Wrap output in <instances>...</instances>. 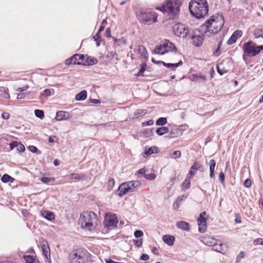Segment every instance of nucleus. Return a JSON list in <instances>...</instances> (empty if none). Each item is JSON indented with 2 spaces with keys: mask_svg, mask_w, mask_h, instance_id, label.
<instances>
[{
  "mask_svg": "<svg viewBox=\"0 0 263 263\" xmlns=\"http://www.w3.org/2000/svg\"><path fill=\"white\" fill-rule=\"evenodd\" d=\"M164 46L165 47V52H176V48L175 45L171 42L168 40H166L163 43Z\"/></svg>",
  "mask_w": 263,
  "mask_h": 263,
  "instance_id": "2eb2a0df",
  "label": "nucleus"
},
{
  "mask_svg": "<svg viewBox=\"0 0 263 263\" xmlns=\"http://www.w3.org/2000/svg\"><path fill=\"white\" fill-rule=\"evenodd\" d=\"M35 115L36 117L42 119L44 117V112L43 110L36 109L34 111Z\"/></svg>",
  "mask_w": 263,
  "mask_h": 263,
  "instance_id": "a19ab883",
  "label": "nucleus"
},
{
  "mask_svg": "<svg viewBox=\"0 0 263 263\" xmlns=\"http://www.w3.org/2000/svg\"><path fill=\"white\" fill-rule=\"evenodd\" d=\"M146 67V64L145 63H142L141 65V68L139 70V72L138 73L137 75L138 76H143V72L145 71Z\"/></svg>",
  "mask_w": 263,
  "mask_h": 263,
  "instance_id": "a18cd8bd",
  "label": "nucleus"
},
{
  "mask_svg": "<svg viewBox=\"0 0 263 263\" xmlns=\"http://www.w3.org/2000/svg\"><path fill=\"white\" fill-rule=\"evenodd\" d=\"M251 185H252V181L249 179H246L244 185L246 187L249 188V187H251Z\"/></svg>",
  "mask_w": 263,
  "mask_h": 263,
  "instance_id": "680f3d73",
  "label": "nucleus"
},
{
  "mask_svg": "<svg viewBox=\"0 0 263 263\" xmlns=\"http://www.w3.org/2000/svg\"><path fill=\"white\" fill-rule=\"evenodd\" d=\"M191 178L190 177H186L185 179L184 180L182 184V190H185L190 188L191 184Z\"/></svg>",
  "mask_w": 263,
  "mask_h": 263,
  "instance_id": "7c9ffc66",
  "label": "nucleus"
},
{
  "mask_svg": "<svg viewBox=\"0 0 263 263\" xmlns=\"http://www.w3.org/2000/svg\"><path fill=\"white\" fill-rule=\"evenodd\" d=\"M189 8L191 14L197 18L204 17L209 11L206 0H191Z\"/></svg>",
  "mask_w": 263,
  "mask_h": 263,
  "instance_id": "7ed1b4c3",
  "label": "nucleus"
},
{
  "mask_svg": "<svg viewBox=\"0 0 263 263\" xmlns=\"http://www.w3.org/2000/svg\"><path fill=\"white\" fill-rule=\"evenodd\" d=\"M28 149L30 152L33 153H36V154L38 153L39 150H38L37 148L35 146H33V145L29 146Z\"/></svg>",
  "mask_w": 263,
  "mask_h": 263,
  "instance_id": "864d4df0",
  "label": "nucleus"
},
{
  "mask_svg": "<svg viewBox=\"0 0 263 263\" xmlns=\"http://www.w3.org/2000/svg\"><path fill=\"white\" fill-rule=\"evenodd\" d=\"M115 181L114 179L110 178L108 181V188L109 190H111L114 187Z\"/></svg>",
  "mask_w": 263,
  "mask_h": 263,
  "instance_id": "c03bdc74",
  "label": "nucleus"
},
{
  "mask_svg": "<svg viewBox=\"0 0 263 263\" xmlns=\"http://www.w3.org/2000/svg\"><path fill=\"white\" fill-rule=\"evenodd\" d=\"M129 188L131 189L130 192H133L135 190L138 189L141 185V182L138 180H133L126 182Z\"/></svg>",
  "mask_w": 263,
  "mask_h": 263,
  "instance_id": "a211bd4d",
  "label": "nucleus"
},
{
  "mask_svg": "<svg viewBox=\"0 0 263 263\" xmlns=\"http://www.w3.org/2000/svg\"><path fill=\"white\" fill-rule=\"evenodd\" d=\"M224 23V20L222 14L211 16L202 26L205 28V35L210 36L212 34L217 33L222 29Z\"/></svg>",
  "mask_w": 263,
  "mask_h": 263,
  "instance_id": "f257e3e1",
  "label": "nucleus"
},
{
  "mask_svg": "<svg viewBox=\"0 0 263 263\" xmlns=\"http://www.w3.org/2000/svg\"><path fill=\"white\" fill-rule=\"evenodd\" d=\"M139 53L144 58H148V54L146 48L143 46H140L138 48Z\"/></svg>",
  "mask_w": 263,
  "mask_h": 263,
  "instance_id": "f704fd0d",
  "label": "nucleus"
},
{
  "mask_svg": "<svg viewBox=\"0 0 263 263\" xmlns=\"http://www.w3.org/2000/svg\"><path fill=\"white\" fill-rule=\"evenodd\" d=\"M85 59V55L83 54H75L71 58L65 61V64L69 65L70 64L81 65L82 61Z\"/></svg>",
  "mask_w": 263,
  "mask_h": 263,
  "instance_id": "9b49d317",
  "label": "nucleus"
},
{
  "mask_svg": "<svg viewBox=\"0 0 263 263\" xmlns=\"http://www.w3.org/2000/svg\"><path fill=\"white\" fill-rule=\"evenodd\" d=\"M0 96L6 99H9L10 98L9 94L6 91L4 87H0Z\"/></svg>",
  "mask_w": 263,
  "mask_h": 263,
  "instance_id": "ea45409f",
  "label": "nucleus"
},
{
  "mask_svg": "<svg viewBox=\"0 0 263 263\" xmlns=\"http://www.w3.org/2000/svg\"><path fill=\"white\" fill-rule=\"evenodd\" d=\"M90 257V254L86 250L80 248L69 254L68 260L70 263H87Z\"/></svg>",
  "mask_w": 263,
  "mask_h": 263,
  "instance_id": "39448f33",
  "label": "nucleus"
},
{
  "mask_svg": "<svg viewBox=\"0 0 263 263\" xmlns=\"http://www.w3.org/2000/svg\"><path fill=\"white\" fill-rule=\"evenodd\" d=\"M189 37L192 39V43L194 46L197 47H200L202 45L203 41L204 40V37L202 34H190V36Z\"/></svg>",
  "mask_w": 263,
  "mask_h": 263,
  "instance_id": "ddd939ff",
  "label": "nucleus"
},
{
  "mask_svg": "<svg viewBox=\"0 0 263 263\" xmlns=\"http://www.w3.org/2000/svg\"><path fill=\"white\" fill-rule=\"evenodd\" d=\"M177 227L181 230L189 231L190 230V224L189 223L183 221H178L176 223Z\"/></svg>",
  "mask_w": 263,
  "mask_h": 263,
  "instance_id": "412c9836",
  "label": "nucleus"
},
{
  "mask_svg": "<svg viewBox=\"0 0 263 263\" xmlns=\"http://www.w3.org/2000/svg\"><path fill=\"white\" fill-rule=\"evenodd\" d=\"M147 111L146 109H137V110H136L135 111L134 115L135 116L138 117L144 116V115H146L147 114Z\"/></svg>",
  "mask_w": 263,
  "mask_h": 263,
  "instance_id": "58836bf2",
  "label": "nucleus"
},
{
  "mask_svg": "<svg viewBox=\"0 0 263 263\" xmlns=\"http://www.w3.org/2000/svg\"><path fill=\"white\" fill-rule=\"evenodd\" d=\"M16 147L17 151L20 152H23L25 149L24 145L21 142H18Z\"/></svg>",
  "mask_w": 263,
  "mask_h": 263,
  "instance_id": "603ef678",
  "label": "nucleus"
},
{
  "mask_svg": "<svg viewBox=\"0 0 263 263\" xmlns=\"http://www.w3.org/2000/svg\"><path fill=\"white\" fill-rule=\"evenodd\" d=\"M181 135H182L181 129H178V128H174L170 131L168 137L170 139H172L176 138Z\"/></svg>",
  "mask_w": 263,
  "mask_h": 263,
  "instance_id": "aec40b11",
  "label": "nucleus"
},
{
  "mask_svg": "<svg viewBox=\"0 0 263 263\" xmlns=\"http://www.w3.org/2000/svg\"><path fill=\"white\" fill-rule=\"evenodd\" d=\"M42 95L45 97L49 96L51 95L50 90L49 89H46L43 91Z\"/></svg>",
  "mask_w": 263,
  "mask_h": 263,
  "instance_id": "69168bd1",
  "label": "nucleus"
},
{
  "mask_svg": "<svg viewBox=\"0 0 263 263\" xmlns=\"http://www.w3.org/2000/svg\"><path fill=\"white\" fill-rule=\"evenodd\" d=\"M143 235V233L142 231L136 230L134 233V236L136 238H139Z\"/></svg>",
  "mask_w": 263,
  "mask_h": 263,
  "instance_id": "5fc2aeb1",
  "label": "nucleus"
},
{
  "mask_svg": "<svg viewBox=\"0 0 263 263\" xmlns=\"http://www.w3.org/2000/svg\"><path fill=\"white\" fill-rule=\"evenodd\" d=\"M87 97V92L86 90H82L79 93L77 94L75 99L77 101H83Z\"/></svg>",
  "mask_w": 263,
  "mask_h": 263,
  "instance_id": "cd10ccee",
  "label": "nucleus"
},
{
  "mask_svg": "<svg viewBox=\"0 0 263 263\" xmlns=\"http://www.w3.org/2000/svg\"><path fill=\"white\" fill-rule=\"evenodd\" d=\"M208 246H212L214 247V250L218 252H221L223 250V244L219 241H217L214 243H208Z\"/></svg>",
  "mask_w": 263,
  "mask_h": 263,
  "instance_id": "5701e85b",
  "label": "nucleus"
},
{
  "mask_svg": "<svg viewBox=\"0 0 263 263\" xmlns=\"http://www.w3.org/2000/svg\"><path fill=\"white\" fill-rule=\"evenodd\" d=\"M159 149L156 146H152L149 147L147 150H145L143 153V157L144 158L147 157L148 156L158 153Z\"/></svg>",
  "mask_w": 263,
  "mask_h": 263,
  "instance_id": "4be33fe9",
  "label": "nucleus"
},
{
  "mask_svg": "<svg viewBox=\"0 0 263 263\" xmlns=\"http://www.w3.org/2000/svg\"><path fill=\"white\" fill-rule=\"evenodd\" d=\"M173 30L176 35L182 38L187 37L190 36V29L187 26L181 23H177L174 25Z\"/></svg>",
  "mask_w": 263,
  "mask_h": 263,
  "instance_id": "6e6552de",
  "label": "nucleus"
},
{
  "mask_svg": "<svg viewBox=\"0 0 263 263\" xmlns=\"http://www.w3.org/2000/svg\"><path fill=\"white\" fill-rule=\"evenodd\" d=\"M242 48L244 52L243 56L252 57L256 55L263 50V45L257 46L254 42L250 41L243 44Z\"/></svg>",
  "mask_w": 263,
  "mask_h": 263,
  "instance_id": "423d86ee",
  "label": "nucleus"
},
{
  "mask_svg": "<svg viewBox=\"0 0 263 263\" xmlns=\"http://www.w3.org/2000/svg\"><path fill=\"white\" fill-rule=\"evenodd\" d=\"M18 142L13 141L9 144L10 149L12 150L14 148L16 147Z\"/></svg>",
  "mask_w": 263,
  "mask_h": 263,
  "instance_id": "0e129e2a",
  "label": "nucleus"
},
{
  "mask_svg": "<svg viewBox=\"0 0 263 263\" xmlns=\"http://www.w3.org/2000/svg\"><path fill=\"white\" fill-rule=\"evenodd\" d=\"M24 259L26 263H39V260L35 259L31 255H24Z\"/></svg>",
  "mask_w": 263,
  "mask_h": 263,
  "instance_id": "2f4dec72",
  "label": "nucleus"
},
{
  "mask_svg": "<svg viewBox=\"0 0 263 263\" xmlns=\"http://www.w3.org/2000/svg\"><path fill=\"white\" fill-rule=\"evenodd\" d=\"M245 257V252L241 251L237 256L236 262L238 263L240 261L241 258Z\"/></svg>",
  "mask_w": 263,
  "mask_h": 263,
  "instance_id": "3c124183",
  "label": "nucleus"
},
{
  "mask_svg": "<svg viewBox=\"0 0 263 263\" xmlns=\"http://www.w3.org/2000/svg\"><path fill=\"white\" fill-rule=\"evenodd\" d=\"M43 253L46 258L50 257V249L49 247L46 248L42 250Z\"/></svg>",
  "mask_w": 263,
  "mask_h": 263,
  "instance_id": "09e8293b",
  "label": "nucleus"
},
{
  "mask_svg": "<svg viewBox=\"0 0 263 263\" xmlns=\"http://www.w3.org/2000/svg\"><path fill=\"white\" fill-rule=\"evenodd\" d=\"M86 178V175L83 174L72 173L70 175V179L80 180Z\"/></svg>",
  "mask_w": 263,
  "mask_h": 263,
  "instance_id": "c85d7f7f",
  "label": "nucleus"
},
{
  "mask_svg": "<svg viewBox=\"0 0 263 263\" xmlns=\"http://www.w3.org/2000/svg\"><path fill=\"white\" fill-rule=\"evenodd\" d=\"M254 37L256 39L261 37L263 39V30L259 28L256 29L254 31Z\"/></svg>",
  "mask_w": 263,
  "mask_h": 263,
  "instance_id": "e433bc0d",
  "label": "nucleus"
},
{
  "mask_svg": "<svg viewBox=\"0 0 263 263\" xmlns=\"http://www.w3.org/2000/svg\"><path fill=\"white\" fill-rule=\"evenodd\" d=\"M206 216V212L203 211L199 215V217L197 219L199 231L203 233L206 232L207 229V218L205 217Z\"/></svg>",
  "mask_w": 263,
  "mask_h": 263,
  "instance_id": "9d476101",
  "label": "nucleus"
},
{
  "mask_svg": "<svg viewBox=\"0 0 263 263\" xmlns=\"http://www.w3.org/2000/svg\"><path fill=\"white\" fill-rule=\"evenodd\" d=\"M98 60L97 59L88 57L87 55L85 56V59L82 61V64L84 65H93L97 64Z\"/></svg>",
  "mask_w": 263,
  "mask_h": 263,
  "instance_id": "f3484780",
  "label": "nucleus"
},
{
  "mask_svg": "<svg viewBox=\"0 0 263 263\" xmlns=\"http://www.w3.org/2000/svg\"><path fill=\"white\" fill-rule=\"evenodd\" d=\"M163 241L169 246L174 245L175 238L174 236L170 235H165L163 236Z\"/></svg>",
  "mask_w": 263,
  "mask_h": 263,
  "instance_id": "6ab92c4d",
  "label": "nucleus"
},
{
  "mask_svg": "<svg viewBox=\"0 0 263 263\" xmlns=\"http://www.w3.org/2000/svg\"><path fill=\"white\" fill-rule=\"evenodd\" d=\"M154 121L153 120H150L147 121H145L142 123V126H150L154 124Z\"/></svg>",
  "mask_w": 263,
  "mask_h": 263,
  "instance_id": "bf43d9fd",
  "label": "nucleus"
},
{
  "mask_svg": "<svg viewBox=\"0 0 263 263\" xmlns=\"http://www.w3.org/2000/svg\"><path fill=\"white\" fill-rule=\"evenodd\" d=\"M149 259V256L146 254H142L140 257V259L142 260H147Z\"/></svg>",
  "mask_w": 263,
  "mask_h": 263,
  "instance_id": "338daca9",
  "label": "nucleus"
},
{
  "mask_svg": "<svg viewBox=\"0 0 263 263\" xmlns=\"http://www.w3.org/2000/svg\"><path fill=\"white\" fill-rule=\"evenodd\" d=\"M118 223V219L116 214L112 212H108L105 214L104 220V224L105 227L112 229L117 227Z\"/></svg>",
  "mask_w": 263,
  "mask_h": 263,
  "instance_id": "1a4fd4ad",
  "label": "nucleus"
},
{
  "mask_svg": "<svg viewBox=\"0 0 263 263\" xmlns=\"http://www.w3.org/2000/svg\"><path fill=\"white\" fill-rule=\"evenodd\" d=\"M192 170L195 171L199 170L200 172H203L204 170V167L198 162H195L191 166Z\"/></svg>",
  "mask_w": 263,
  "mask_h": 263,
  "instance_id": "c756f323",
  "label": "nucleus"
},
{
  "mask_svg": "<svg viewBox=\"0 0 263 263\" xmlns=\"http://www.w3.org/2000/svg\"><path fill=\"white\" fill-rule=\"evenodd\" d=\"M1 180L4 183H7L8 182H13L14 180V179L8 174H5L2 176Z\"/></svg>",
  "mask_w": 263,
  "mask_h": 263,
  "instance_id": "c9c22d12",
  "label": "nucleus"
},
{
  "mask_svg": "<svg viewBox=\"0 0 263 263\" xmlns=\"http://www.w3.org/2000/svg\"><path fill=\"white\" fill-rule=\"evenodd\" d=\"M181 5L182 2L180 0H167L162 6L157 7V9L166 13L173 17L180 12Z\"/></svg>",
  "mask_w": 263,
  "mask_h": 263,
  "instance_id": "20e7f679",
  "label": "nucleus"
},
{
  "mask_svg": "<svg viewBox=\"0 0 263 263\" xmlns=\"http://www.w3.org/2000/svg\"><path fill=\"white\" fill-rule=\"evenodd\" d=\"M44 217L48 220L52 221L54 219V215L51 212L45 211L42 214Z\"/></svg>",
  "mask_w": 263,
  "mask_h": 263,
  "instance_id": "473e14b6",
  "label": "nucleus"
},
{
  "mask_svg": "<svg viewBox=\"0 0 263 263\" xmlns=\"http://www.w3.org/2000/svg\"><path fill=\"white\" fill-rule=\"evenodd\" d=\"M219 181L221 183H223L225 180V176L223 172H221L219 175Z\"/></svg>",
  "mask_w": 263,
  "mask_h": 263,
  "instance_id": "052dcab7",
  "label": "nucleus"
},
{
  "mask_svg": "<svg viewBox=\"0 0 263 263\" xmlns=\"http://www.w3.org/2000/svg\"><path fill=\"white\" fill-rule=\"evenodd\" d=\"M169 132V129L167 127L162 126L158 128L156 130V134L159 136H162Z\"/></svg>",
  "mask_w": 263,
  "mask_h": 263,
  "instance_id": "a878e982",
  "label": "nucleus"
},
{
  "mask_svg": "<svg viewBox=\"0 0 263 263\" xmlns=\"http://www.w3.org/2000/svg\"><path fill=\"white\" fill-rule=\"evenodd\" d=\"M181 152L179 151H175L174 153L171 154L170 157L172 159H176L180 157Z\"/></svg>",
  "mask_w": 263,
  "mask_h": 263,
  "instance_id": "49530a36",
  "label": "nucleus"
},
{
  "mask_svg": "<svg viewBox=\"0 0 263 263\" xmlns=\"http://www.w3.org/2000/svg\"><path fill=\"white\" fill-rule=\"evenodd\" d=\"M233 35H234L235 38L237 40L239 37H241L242 35V32L240 30H237L235 31L232 34Z\"/></svg>",
  "mask_w": 263,
  "mask_h": 263,
  "instance_id": "8fccbe9b",
  "label": "nucleus"
},
{
  "mask_svg": "<svg viewBox=\"0 0 263 263\" xmlns=\"http://www.w3.org/2000/svg\"><path fill=\"white\" fill-rule=\"evenodd\" d=\"M226 63H227V62L223 61L221 63H219L217 65V71L220 75H222L229 71V69L228 68L224 67V65Z\"/></svg>",
  "mask_w": 263,
  "mask_h": 263,
  "instance_id": "dca6fc26",
  "label": "nucleus"
},
{
  "mask_svg": "<svg viewBox=\"0 0 263 263\" xmlns=\"http://www.w3.org/2000/svg\"><path fill=\"white\" fill-rule=\"evenodd\" d=\"M160 62H161V61ZM161 63L163 64L164 66L168 68H171L172 69H175L177 67L182 64L181 60H180L178 63L174 64L166 63L164 62H161Z\"/></svg>",
  "mask_w": 263,
  "mask_h": 263,
  "instance_id": "b1692460",
  "label": "nucleus"
},
{
  "mask_svg": "<svg viewBox=\"0 0 263 263\" xmlns=\"http://www.w3.org/2000/svg\"><path fill=\"white\" fill-rule=\"evenodd\" d=\"M155 53L160 54H163L166 53L165 51V47L164 46L163 44L156 47L155 49Z\"/></svg>",
  "mask_w": 263,
  "mask_h": 263,
  "instance_id": "72a5a7b5",
  "label": "nucleus"
},
{
  "mask_svg": "<svg viewBox=\"0 0 263 263\" xmlns=\"http://www.w3.org/2000/svg\"><path fill=\"white\" fill-rule=\"evenodd\" d=\"M237 39L235 38L234 35H232L231 37L229 39V40L228 41V44L229 45L232 44L236 42Z\"/></svg>",
  "mask_w": 263,
  "mask_h": 263,
  "instance_id": "6e6d98bb",
  "label": "nucleus"
},
{
  "mask_svg": "<svg viewBox=\"0 0 263 263\" xmlns=\"http://www.w3.org/2000/svg\"><path fill=\"white\" fill-rule=\"evenodd\" d=\"M187 198V196L183 195L180 197H178L175 201L174 206H175V204H180L182 201L184 200Z\"/></svg>",
  "mask_w": 263,
  "mask_h": 263,
  "instance_id": "79ce46f5",
  "label": "nucleus"
},
{
  "mask_svg": "<svg viewBox=\"0 0 263 263\" xmlns=\"http://www.w3.org/2000/svg\"><path fill=\"white\" fill-rule=\"evenodd\" d=\"M210 165V176L211 178L215 177L214 169L216 166V161L214 159H212L209 162Z\"/></svg>",
  "mask_w": 263,
  "mask_h": 263,
  "instance_id": "393cba45",
  "label": "nucleus"
},
{
  "mask_svg": "<svg viewBox=\"0 0 263 263\" xmlns=\"http://www.w3.org/2000/svg\"><path fill=\"white\" fill-rule=\"evenodd\" d=\"M193 80L204 82L206 80L205 77L201 74L197 73L193 75Z\"/></svg>",
  "mask_w": 263,
  "mask_h": 263,
  "instance_id": "bb28decb",
  "label": "nucleus"
},
{
  "mask_svg": "<svg viewBox=\"0 0 263 263\" xmlns=\"http://www.w3.org/2000/svg\"><path fill=\"white\" fill-rule=\"evenodd\" d=\"M156 175L154 173L145 174L144 178L147 180H153L156 178Z\"/></svg>",
  "mask_w": 263,
  "mask_h": 263,
  "instance_id": "de8ad7c7",
  "label": "nucleus"
},
{
  "mask_svg": "<svg viewBox=\"0 0 263 263\" xmlns=\"http://www.w3.org/2000/svg\"><path fill=\"white\" fill-rule=\"evenodd\" d=\"M167 123V119L165 117L159 118L156 122V124L158 126H163Z\"/></svg>",
  "mask_w": 263,
  "mask_h": 263,
  "instance_id": "4c0bfd02",
  "label": "nucleus"
},
{
  "mask_svg": "<svg viewBox=\"0 0 263 263\" xmlns=\"http://www.w3.org/2000/svg\"><path fill=\"white\" fill-rule=\"evenodd\" d=\"M157 16V13L154 11L141 12L137 16L139 21L147 25L156 23Z\"/></svg>",
  "mask_w": 263,
  "mask_h": 263,
  "instance_id": "0eeeda50",
  "label": "nucleus"
},
{
  "mask_svg": "<svg viewBox=\"0 0 263 263\" xmlns=\"http://www.w3.org/2000/svg\"><path fill=\"white\" fill-rule=\"evenodd\" d=\"M41 246L42 250L46 248L49 247L47 242L45 240H43L42 241Z\"/></svg>",
  "mask_w": 263,
  "mask_h": 263,
  "instance_id": "e2e57ef3",
  "label": "nucleus"
},
{
  "mask_svg": "<svg viewBox=\"0 0 263 263\" xmlns=\"http://www.w3.org/2000/svg\"><path fill=\"white\" fill-rule=\"evenodd\" d=\"M79 222L84 230L93 231L98 224V218L92 211H84L81 214Z\"/></svg>",
  "mask_w": 263,
  "mask_h": 263,
  "instance_id": "f03ea898",
  "label": "nucleus"
},
{
  "mask_svg": "<svg viewBox=\"0 0 263 263\" xmlns=\"http://www.w3.org/2000/svg\"><path fill=\"white\" fill-rule=\"evenodd\" d=\"M2 117L3 119L4 120H7L10 117V115L9 113L8 112H4L2 115Z\"/></svg>",
  "mask_w": 263,
  "mask_h": 263,
  "instance_id": "774afa93",
  "label": "nucleus"
},
{
  "mask_svg": "<svg viewBox=\"0 0 263 263\" xmlns=\"http://www.w3.org/2000/svg\"><path fill=\"white\" fill-rule=\"evenodd\" d=\"M70 117L68 112L65 111H59L57 112L55 119L58 121L67 120L70 119Z\"/></svg>",
  "mask_w": 263,
  "mask_h": 263,
  "instance_id": "4468645a",
  "label": "nucleus"
},
{
  "mask_svg": "<svg viewBox=\"0 0 263 263\" xmlns=\"http://www.w3.org/2000/svg\"><path fill=\"white\" fill-rule=\"evenodd\" d=\"M131 189L128 185L126 182L121 184L118 189L117 194L120 197H122L127 193L130 192Z\"/></svg>",
  "mask_w": 263,
  "mask_h": 263,
  "instance_id": "f8f14e48",
  "label": "nucleus"
},
{
  "mask_svg": "<svg viewBox=\"0 0 263 263\" xmlns=\"http://www.w3.org/2000/svg\"><path fill=\"white\" fill-rule=\"evenodd\" d=\"M134 244L135 245V246L138 247H141L142 245V239L134 240Z\"/></svg>",
  "mask_w": 263,
  "mask_h": 263,
  "instance_id": "13d9d810",
  "label": "nucleus"
},
{
  "mask_svg": "<svg viewBox=\"0 0 263 263\" xmlns=\"http://www.w3.org/2000/svg\"><path fill=\"white\" fill-rule=\"evenodd\" d=\"M253 243L255 245H263V239L262 238L256 239L254 240Z\"/></svg>",
  "mask_w": 263,
  "mask_h": 263,
  "instance_id": "4d7b16f0",
  "label": "nucleus"
},
{
  "mask_svg": "<svg viewBox=\"0 0 263 263\" xmlns=\"http://www.w3.org/2000/svg\"><path fill=\"white\" fill-rule=\"evenodd\" d=\"M40 180L42 182L48 184L51 181L53 182L54 181V178L43 177L41 178Z\"/></svg>",
  "mask_w": 263,
  "mask_h": 263,
  "instance_id": "37998d69",
  "label": "nucleus"
}]
</instances>
